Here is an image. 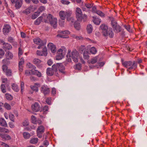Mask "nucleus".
Here are the masks:
<instances>
[{"label": "nucleus", "mask_w": 147, "mask_h": 147, "mask_svg": "<svg viewBox=\"0 0 147 147\" xmlns=\"http://www.w3.org/2000/svg\"><path fill=\"white\" fill-rule=\"evenodd\" d=\"M5 55L6 58L8 59H11L13 57V54L9 51H6Z\"/></svg>", "instance_id": "a211bd4d"}, {"label": "nucleus", "mask_w": 147, "mask_h": 147, "mask_svg": "<svg viewBox=\"0 0 147 147\" xmlns=\"http://www.w3.org/2000/svg\"><path fill=\"white\" fill-rule=\"evenodd\" d=\"M31 120L33 123L34 124H36V119L35 116L32 115L31 117Z\"/></svg>", "instance_id": "49530a36"}, {"label": "nucleus", "mask_w": 147, "mask_h": 147, "mask_svg": "<svg viewBox=\"0 0 147 147\" xmlns=\"http://www.w3.org/2000/svg\"><path fill=\"white\" fill-rule=\"evenodd\" d=\"M32 110L35 112H37L40 110V107L38 103L35 102L34 105H32Z\"/></svg>", "instance_id": "9d476101"}, {"label": "nucleus", "mask_w": 147, "mask_h": 147, "mask_svg": "<svg viewBox=\"0 0 147 147\" xmlns=\"http://www.w3.org/2000/svg\"><path fill=\"white\" fill-rule=\"evenodd\" d=\"M12 88L14 91L16 92L18 91L19 90L18 86L15 83L12 85Z\"/></svg>", "instance_id": "c756f323"}, {"label": "nucleus", "mask_w": 147, "mask_h": 147, "mask_svg": "<svg viewBox=\"0 0 147 147\" xmlns=\"http://www.w3.org/2000/svg\"><path fill=\"white\" fill-rule=\"evenodd\" d=\"M75 14L76 17L78 21H81L82 20L83 15L81 9L79 7H77L76 9Z\"/></svg>", "instance_id": "39448f33"}, {"label": "nucleus", "mask_w": 147, "mask_h": 147, "mask_svg": "<svg viewBox=\"0 0 147 147\" xmlns=\"http://www.w3.org/2000/svg\"><path fill=\"white\" fill-rule=\"evenodd\" d=\"M40 90L41 92L43 93L45 95L49 94L50 92L49 88L45 86H42Z\"/></svg>", "instance_id": "1a4fd4ad"}, {"label": "nucleus", "mask_w": 147, "mask_h": 147, "mask_svg": "<svg viewBox=\"0 0 147 147\" xmlns=\"http://www.w3.org/2000/svg\"><path fill=\"white\" fill-rule=\"evenodd\" d=\"M83 57L84 59H88L89 57V56L87 52H84L83 53Z\"/></svg>", "instance_id": "a19ab883"}, {"label": "nucleus", "mask_w": 147, "mask_h": 147, "mask_svg": "<svg viewBox=\"0 0 147 147\" xmlns=\"http://www.w3.org/2000/svg\"><path fill=\"white\" fill-rule=\"evenodd\" d=\"M61 2L64 5H68L70 3V2L67 0H61Z\"/></svg>", "instance_id": "864d4df0"}, {"label": "nucleus", "mask_w": 147, "mask_h": 147, "mask_svg": "<svg viewBox=\"0 0 147 147\" xmlns=\"http://www.w3.org/2000/svg\"><path fill=\"white\" fill-rule=\"evenodd\" d=\"M90 52L92 54H95L97 52L96 49L94 47H92L90 49Z\"/></svg>", "instance_id": "e433bc0d"}, {"label": "nucleus", "mask_w": 147, "mask_h": 147, "mask_svg": "<svg viewBox=\"0 0 147 147\" xmlns=\"http://www.w3.org/2000/svg\"><path fill=\"white\" fill-rule=\"evenodd\" d=\"M48 48L53 53H55L56 51V46L52 43H49L47 45Z\"/></svg>", "instance_id": "ddd939ff"}, {"label": "nucleus", "mask_w": 147, "mask_h": 147, "mask_svg": "<svg viewBox=\"0 0 147 147\" xmlns=\"http://www.w3.org/2000/svg\"><path fill=\"white\" fill-rule=\"evenodd\" d=\"M23 12L26 15L30 13L29 9H28L24 10Z\"/></svg>", "instance_id": "338daca9"}, {"label": "nucleus", "mask_w": 147, "mask_h": 147, "mask_svg": "<svg viewBox=\"0 0 147 147\" xmlns=\"http://www.w3.org/2000/svg\"><path fill=\"white\" fill-rule=\"evenodd\" d=\"M57 36L58 37L62 38H69L68 36L60 34L57 35Z\"/></svg>", "instance_id": "c03bdc74"}, {"label": "nucleus", "mask_w": 147, "mask_h": 147, "mask_svg": "<svg viewBox=\"0 0 147 147\" xmlns=\"http://www.w3.org/2000/svg\"><path fill=\"white\" fill-rule=\"evenodd\" d=\"M59 66V63H57L53 65L52 67V70H53L55 72H57L58 69H59V67L60 66Z\"/></svg>", "instance_id": "4be33fe9"}, {"label": "nucleus", "mask_w": 147, "mask_h": 147, "mask_svg": "<svg viewBox=\"0 0 147 147\" xmlns=\"http://www.w3.org/2000/svg\"><path fill=\"white\" fill-rule=\"evenodd\" d=\"M95 13H96L98 15L102 17L104 16V14L102 13V12L99 10L96 11Z\"/></svg>", "instance_id": "603ef678"}, {"label": "nucleus", "mask_w": 147, "mask_h": 147, "mask_svg": "<svg viewBox=\"0 0 147 147\" xmlns=\"http://www.w3.org/2000/svg\"><path fill=\"white\" fill-rule=\"evenodd\" d=\"M62 51L63 50L61 49H60L58 50V52H61V53H58L57 55L56 59L57 60H60L62 59L63 57V55L62 54Z\"/></svg>", "instance_id": "aec40b11"}, {"label": "nucleus", "mask_w": 147, "mask_h": 147, "mask_svg": "<svg viewBox=\"0 0 147 147\" xmlns=\"http://www.w3.org/2000/svg\"><path fill=\"white\" fill-rule=\"evenodd\" d=\"M0 125L2 126L6 127L7 124L5 120L3 118H0Z\"/></svg>", "instance_id": "bb28decb"}, {"label": "nucleus", "mask_w": 147, "mask_h": 147, "mask_svg": "<svg viewBox=\"0 0 147 147\" xmlns=\"http://www.w3.org/2000/svg\"><path fill=\"white\" fill-rule=\"evenodd\" d=\"M97 60V58L96 57H94L89 61V63H91L92 64H94L96 63Z\"/></svg>", "instance_id": "72a5a7b5"}, {"label": "nucleus", "mask_w": 147, "mask_h": 147, "mask_svg": "<svg viewBox=\"0 0 147 147\" xmlns=\"http://www.w3.org/2000/svg\"><path fill=\"white\" fill-rule=\"evenodd\" d=\"M22 0H17L15 4V7L17 9H19L22 6Z\"/></svg>", "instance_id": "f3484780"}, {"label": "nucleus", "mask_w": 147, "mask_h": 147, "mask_svg": "<svg viewBox=\"0 0 147 147\" xmlns=\"http://www.w3.org/2000/svg\"><path fill=\"white\" fill-rule=\"evenodd\" d=\"M71 13V11H61L59 12V16L61 19L62 20H65L66 17H70Z\"/></svg>", "instance_id": "20e7f679"}, {"label": "nucleus", "mask_w": 147, "mask_h": 147, "mask_svg": "<svg viewBox=\"0 0 147 147\" xmlns=\"http://www.w3.org/2000/svg\"><path fill=\"white\" fill-rule=\"evenodd\" d=\"M1 89L2 92L4 93L6 92V89L5 86L3 84H1Z\"/></svg>", "instance_id": "58836bf2"}, {"label": "nucleus", "mask_w": 147, "mask_h": 147, "mask_svg": "<svg viewBox=\"0 0 147 147\" xmlns=\"http://www.w3.org/2000/svg\"><path fill=\"white\" fill-rule=\"evenodd\" d=\"M42 51L38 50L36 51V54L38 55L46 56L47 55V50L46 47L45 46L42 47Z\"/></svg>", "instance_id": "423d86ee"}, {"label": "nucleus", "mask_w": 147, "mask_h": 147, "mask_svg": "<svg viewBox=\"0 0 147 147\" xmlns=\"http://www.w3.org/2000/svg\"><path fill=\"white\" fill-rule=\"evenodd\" d=\"M45 131V128L42 125L40 126L37 128L36 131L37 136L39 138H41L42 136V134Z\"/></svg>", "instance_id": "6e6552de"}, {"label": "nucleus", "mask_w": 147, "mask_h": 147, "mask_svg": "<svg viewBox=\"0 0 147 147\" xmlns=\"http://www.w3.org/2000/svg\"><path fill=\"white\" fill-rule=\"evenodd\" d=\"M108 26L105 24H103L100 25V29L102 31L103 35L105 36H108Z\"/></svg>", "instance_id": "0eeeda50"}, {"label": "nucleus", "mask_w": 147, "mask_h": 147, "mask_svg": "<svg viewBox=\"0 0 147 147\" xmlns=\"http://www.w3.org/2000/svg\"><path fill=\"white\" fill-rule=\"evenodd\" d=\"M59 72H61L62 74H64V71L65 70V67L61 63H59Z\"/></svg>", "instance_id": "393cba45"}, {"label": "nucleus", "mask_w": 147, "mask_h": 147, "mask_svg": "<svg viewBox=\"0 0 147 147\" xmlns=\"http://www.w3.org/2000/svg\"><path fill=\"white\" fill-rule=\"evenodd\" d=\"M75 68V69H77L79 70L81 69V64H76Z\"/></svg>", "instance_id": "bf43d9fd"}, {"label": "nucleus", "mask_w": 147, "mask_h": 147, "mask_svg": "<svg viewBox=\"0 0 147 147\" xmlns=\"http://www.w3.org/2000/svg\"><path fill=\"white\" fill-rule=\"evenodd\" d=\"M20 86L21 87V92L22 93L23 92L24 89V83L23 82H21L20 83Z\"/></svg>", "instance_id": "3c124183"}, {"label": "nucleus", "mask_w": 147, "mask_h": 147, "mask_svg": "<svg viewBox=\"0 0 147 147\" xmlns=\"http://www.w3.org/2000/svg\"><path fill=\"white\" fill-rule=\"evenodd\" d=\"M5 72L6 75L7 76H10L12 75V71L10 69H8Z\"/></svg>", "instance_id": "de8ad7c7"}, {"label": "nucleus", "mask_w": 147, "mask_h": 147, "mask_svg": "<svg viewBox=\"0 0 147 147\" xmlns=\"http://www.w3.org/2000/svg\"><path fill=\"white\" fill-rule=\"evenodd\" d=\"M54 72L51 68H48L47 70V74L49 76H52L54 74Z\"/></svg>", "instance_id": "b1692460"}, {"label": "nucleus", "mask_w": 147, "mask_h": 147, "mask_svg": "<svg viewBox=\"0 0 147 147\" xmlns=\"http://www.w3.org/2000/svg\"><path fill=\"white\" fill-rule=\"evenodd\" d=\"M29 123L28 120H25L22 122V125L24 126H27L29 124Z\"/></svg>", "instance_id": "6e6d98bb"}, {"label": "nucleus", "mask_w": 147, "mask_h": 147, "mask_svg": "<svg viewBox=\"0 0 147 147\" xmlns=\"http://www.w3.org/2000/svg\"><path fill=\"white\" fill-rule=\"evenodd\" d=\"M114 35V33L113 31L112 28H109L108 31V36L110 38L113 37Z\"/></svg>", "instance_id": "cd10ccee"}, {"label": "nucleus", "mask_w": 147, "mask_h": 147, "mask_svg": "<svg viewBox=\"0 0 147 147\" xmlns=\"http://www.w3.org/2000/svg\"><path fill=\"white\" fill-rule=\"evenodd\" d=\"M23 135L24 138L25 139H28L29 138L30 136V134L26 132H23Z\"/></svg>", "instance_id": "7c9ffc66"}, {"label": "nucleus", "mask_w": 147, "mask_h": 147, "mask_svg": "<svg viewBox=\"0 0 147 147\" xmlns=\"http://www.w3.org/2000/svg\"><path fill=\"white\" fill-rule=\"evenodd\" d=\"M41 62V60L37 58L34 59L33 61V63L36 65H38Z\"/></svg>", "instance_id": "f704fd0d"}, {"label": "nucleus", "mask_w": 147, "mask_h": 147, "mask_svg": "<svg viewBox=\"0 0 147 147\" xmlns=\"http://www.w3.org/2000/svg\"><path fill=\"white\" fill-rule=\"evenodd\" d=\"M5 96L6 99L9 100H12L13 98V96L11 95L8 93H6L5 94Z\"/></svg>", "instance_id": "4c0bfd02"}, {"label": "nucleus", "mask_w": 147, "mask_h": 147, "mask_svg": "<svg viewBox=\"0 0 147 147\" xmlns=\"http://www.w3.org/2000/svg\"><path fill=\"white\" fill-rule=\"evenodd\" d=\"M4 50L1 49H0V59L2 58L5 55Z\"/></svg>", "instance_id": "37998d69"}, {"label": "nucleus", "mask_w": 147, "mask_h": 147, "mask_svg": "<svg viewBox=\"0 0 147 147\" xmlns=\"http://www.w3.org/2000/svg\"><path fill=\"white\" fill-rule=\"evenodd\" d=\"M122 64L125 67L129 70L135 69L137 67V62L134 61L133 62L131 61H122Z\"/></svg>", "instance_id": "f03ea898"}, {"label": "nucleus", "mask_w": 147, "mask_h": 147, "mask_svg": "<svg viewBox=\"0 0 147 147\" xmlns=\"http://www.w3.org/2000/svg\"><path fill=\"white\" fill-rule=\"evenodd\" d=\"M33 41L34 43L39 45L42 46L46 44L45 42H44L43 41L39 38L34 39Z\"/></svg>", "instance_id": "4468645a"}, {"label": "nucleus", "mask_w": 147, "mask_h": 147, "mask_svg": "<svg viewBox=\"0 0 147 147\" xmlns=\"http://www.w3.org/2000/svg\"><path fill=\"white\" fill-rule=\"evenodd\" d=\"M93 21L95 24L99 25L101 22V20L98 18H94Z\"/></svg>", "instance_id": "ea45409f"}, {"label": "nucleus", "mask_w": 147, "mask_h": 147, "mask_svg": "<svg viewBox=\"0 0 147 147\" xmlns=\"http://www.w3.org/2000/svg\"><path fill=\"white\" fill-rule=\"evenodd\" d=\"M42 111V113L43 114H45L47 113L46 112L48 110V107L47 106L45 105L43 108Z\"/></svg>", "instance_id": "a18cd8bd"}, {"label": "nucleus", "mask_w": 147, "mask_h": 147, "mask_svg": "<svg viewBox=\"0 0 147 147\" xmlns=\"http://www.w3.org/2000/svg\"><path fill=\"white\" fill-rule=\"evenodd\" d=\"M25 74L26 75V76H29L32 75V74L30 70V71L28 70H26L25 71Z\"/></svg>", "instance_id": "4d7b16f0"}, {"label": "nucleus", "mask_w": 147, "mask_h": 147, "mask_svg": "<svg viewBox=\"0 0 147 147\" xmlns=\"http://www.w3.org/2000/svg\"><path fill=\"white\" fill-rule=\"evenodd\" d=\"M124 27L128 31L130 32V28L129 25H124Z\"/></svg>", "instance_id": "e2e57ef3"}, {"label": "nucleus", "mask_w": 147, "mask_h": 147, "mask_svg": "<svg viewBox=\"0 0 147 147\" xmlns=\"http://www.w3.org/2000/svg\"><path fill=\"white\" fill-rule=\"evenodd\" d=\"M9 118L11 121L14 122V116L11 113L9 114Z\"/></svg>", "instance_id": "8fccbe9b"}, {"label": "nucleus", "mask_w": 147, "mask_h": 147, "mask_svg": "<svg viewBox=\"0 0 147 147\" xmlns=\"http://www.w3.org/2000/svg\"><path fill=\"white\" fill-rule=\"evenodd\" d=\"M67 20L69 22L70 25L72 26L75 22L74 18L68 17L67 18Z\"/></svg>", "instance_id": "412c9836"}, {"label": "nucleus", "mask_w": 147, "mask_h": 147, "mask_svg": "<svg viewBox=\"0 0 147 147\" xmlns=\"http://www.w3.org/2000/svg\"><path fill=\"white\" fill-rule=\"evenodd\" d=\"M9 130L7 128L0 127V136L1 135L3 134L4 133H9Z\"/></svg>", "instance_id": "6ab92c4d"}, {"label": "nucleus", "mask_w": 147, "mask_h": 147, "mask_svg": "<svg viewBox=\"0 0 147 147\" xmlns=\"http://www.w3.org/2000/svg\"><path fill=\"white\" fill-rule=\"evenodd\" d=\"M60 33L61 34H63L64 35H66L68 34H70V32L69 31H61V32H60Z\"/></svg>", "instance_id": "052dcab7"}, {"label": "nucleus", "mask_w": 147, "mask_h": 147, "mask_svg": "<svg viewBox=\"0 0 147 147\" xmlns=\"http://www.w3.org/2000/svg\"><path fill=\"white\" fill-rule=\"evenodd\" d=\"M66 56L67 60L69 62H71V59L75 62H77L80 58L79 53L76 49L73 50L72 52L70 50H68Z\"/></svg>", "instance_id": "f257e3e1"}, {"label": "nucleus", "mask_w": 147, "mask_h": 147, "mask_svg": "<svg viewBox=\"0 0 147 147\" xmlns=\"http://www.w3.org/2000/svg\"><path fill=\"white\" fill-rule=\"evenodd\" d=\"M0 137L3 140H9L11 139L10 136L6 134H1Z\"/></svg>", "instance_id": "dca6fc26"}, {"label": "nucleus", "mask_w": 147, "mask_h": 147, "mask_svg": "<svg viewBox=\"0 0 147 147\" xmlns=\"http://www.w3.org/2000/svg\"><path fill=\"white\" fill-rule=\"evenodd\" d=\"M11 30L10 26L8 24H6L4 25V27L3 28V33L5 35L7 34Z\"/></svg>", "instance_id": "f8f14e48"}, {"label": "nucleus", "mask_w": 147, "mask_h": 147, "mask_svg": "<svg viewBox=\"0 0 147 147\" xmlns=\"http://www.w3.org/2000/svg\"><path fill=\"white\" fill-rule=\"evenodd\" d=\"M40 13L38 11L36 12L32 15V19H34L37 18L40 14Z\"/></svg>", "instance_id": "473e14b6"}, {"label": "nucleus", "mask_w": 147, "mask_h": 147, "mask_svg": "<svg viewBox=\"0 0 147 147\" xmlns=\"http://www.w3.org/2000/svg\"><path fill=\"white\" fill-rule=\"evenodd\" d=\"M86 29L88 33H90L92 32L93 30V27L91 24H89L87 25Z\"/></svg>", "instance_id": "c85d7f7f"}, {"label": "nucleus", "mask_w": 147, "mask_h": 147, "mask_svg": "<svg viewBox=\"0 0 147 147\" xmlns=\"http://www.w3.org/2000/svg\"><path fill=\"white\" fill-rule=\"evenodd\" d=\"M85 6L88 8H90L92 7L93 4L92 3H86L85 4Z\"/></svg>", "instance_id": "13d9d810"}, {"label": "nucleus", "mask_w": 147, "mask_h": 147, "mask_svg": "<svg viewBox=\"0 0 147 147\" xmlns=\"http://www.w3.org/2000/svg\"><path fill=\"white\" fill-rule=\"evenodd\" d=\"M74 28L77 30H78L80 29V24L78 23L77 22H75L74 24Z\"/></svg>", "instance_id": "c9c22d12"}, {"label": "nucleus", "mask_w": 147, "mask_h": 147, "mask_svg": "<svg viewBox=\"0 0 147 147\" xmlns=\"http://www.w3.org/2000/svg\"><path fill=\"white\" fill-rule=\"evenodd\" d=\"M3 49L5 52H6L8 50L11 49L12 48L11 45L10 44L6 42L3 44Z\"/></svg>", "instance_id": "9b49d317"}, {"label": "nucleus", "mask_w": 147, "mask_h": 147, "mask_svg": "<svg viewBox=\"0 0 147 147\" xmlns=\"http://www.w3.org/2000/svg\"><path fill=\"white\" fill-rule=\"evenodd\" d=\"M87 17V16L85 14H84L83 16H82V19L84 22H85L86 21Z\"/></svg>", "instance_id": "774afa93"}, {"label": "nucleus", "mask_w": 147, "mask_h": 147, "mask_svg": "<svg viewBox=\"0 0 147 147\" xmlns=\"http://www.w3.org/2000/svg\"><path fill=\"white\" fill-rule=\"evenodd\" d=\"M38 140L37 138H34L32 139L30 141V143L32 144H35L37 143Z\"/></svg>", "instance_id": "2f4dec72"}, {"label": "nucleus", "mask_w": 147, "mask_h": 147, "mask_svg": "<svg viewBox=\"0 0 147 147\" xmlns=\"http://www.w3.org/2000/svg\"><path fill=\"white\" fill-rule=\"evenodd\" d=\"M27 65L29 68H33V69H35L36 68L35 66L30 63H28L27 64Z\"/></svg>", "instance_id": "79ce46f5"}, {"label": "nucleus", "mask_w": 147, "mask_h": 147, "mask_svg": "<svg viewBox=\"0 0 147 147\" xmlns=\"http://www.w3.org/2000/svg\"><path fill=\"white\" fill-rule=\"evenodd\" d=\"M30 71L32 75H36L38 77H40L42 76L41 73L35 69H32L30 70Z\"/></svg>", "instance_id": "2eb2a0df"}, {"label": "nucleus", "mask_w": 147, "mask_h": 147, "mask_svg": "<svg viewBox=\"0 0 147 147\" xmlns=\"http://www.w3.org/2000/svg\"><path fill=\"white\" fill-rule=\"evenodd\" d=\"M57 19L53 18L52 15L50 14H48L47 16V19L45 20V22H49L54 28H56L57 25Z\"/></svg>", "instance_id": "7ed1b4c3"}, {"label": "nucleus", "mask_w": 147, "mask_h": 147, "mask_svg": "<svg viewBox=\"0 0 147 147\" xmlns=\"http://www.w3.org/2000/svg\"><path fill=\"white\" fill-rule=\"evenodd\" d=\"M51 98H48L46 100V101L47 104L50 105L51 104Z\"/></svg>", "instance_id": "680f3d73"}, {"label": "nucleus", "mask_w": 147, "mask_h": 147, "mask_svg": "<svg viewBox=\"0 0 147 147\" xmlns=\"http://www.w3.org/2000/svg\"><path fill=\"white\" fill-rule=\"evenodd\" d=\"M4 106L5 107L7 110H9L11 109L10 105L7 103H5L4 104Z\"/></svg>", "instance_id": "5fc2aeb1"}, {"label": "nucleus", "mask_w": 147, "mask_h": 147, "mask_svg": "<svg viewBox=\"0 0 147 147\" xmlns=\"http://www.w3.org/2000/svg\"><path fill=\"white\" fill-rule=\"evenodd\" d=\"M23 52L22 51V50L20 48H19V53H18V55L19 58H20L21 57V55H22V54Z\"/></svg>", "instance_id": "69168bd1"}, {"label": "nucleus", "mask_w": 147, "mask_h": 147, "mask_svg": "<svg viewBox=\"0 0 147 147\" xmlns=\"http://www.w3.org/2000/svg\"><path fill=\"white\" fill-rule=\"evenodd\" d=\"M9 59H7L6 58L5 59H3L2 61V62L4 65L8 64L9 63V61L8 60Z\"/></svg>", "instance_id": "09e8293b"}, {"label": "nucleus", "mask_w": 147, "mask_h": 147, "mask_svg": "<svg viewBox=\"0 0 147 147\" xmlns=\"http://www.w3.org/2000/svg\"><path fill=\"white\" fill-rule=\"evenodd\" d=\"M113 29L114 31L116 33L120 32L122 30L121 27L119 25L113 28Z\"/></svg>", "instance_id": "5701e85b"}, {"label": "nucleus", "mask_w": 147, "mask_h": 147, "mask_svg": "<svg viewBox=\"0 0 147 147\" xmlns=\"http://www.w3.org/2000/svg\"><path fill=\"white\" fill-rule=\"evenodd\" d=\"M2 69L4 72H5L8 69H7V67L6 65H3L2 66Z\"/></svg>", "instance_id": "0e129e2a"}, {"label": "nucleus", "mask_w": 147, "mask_h": 147, "mask_svg": "<svg viewBox=\"0 0 147 147\" xmlns=\"http://www.w3.org/2000/svg\"><path fill=\"white\" fill-rule=\"evenodd\" d=\"M111 21L112 26L113 28L118 25L115 19L113 17L110 18Z\"/></svg>", "instance_id": "a878e982"}]
</instances>
